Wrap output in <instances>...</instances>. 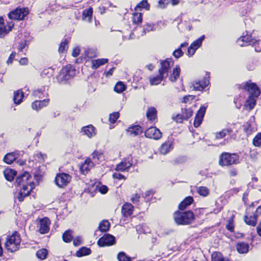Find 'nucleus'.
<instances>
[{
  "mask_svg": "<svg viewBox=\"0 0 261 261\" xmlns=\"http://www.w3.org/2000/svg\"><path fill=\"white\" fill-rule=\"evenodd\" d=\"M197 192L200 195L205 197L209 194V190L206 187H199L197 188Z\"/></svg>",
  "mask_w": 261,
  "mask_h": 261,
  "instance_id": "nucleus-48",
  "label": "nucleus"
},
{
  "mask_svg": "<svg viewBox=\"0 0 261 261\" xmlns=\"http://www.w3.org/2000/svg\"><path fill=\"white\" fill-rule=\"evenodd\" d=\"M63 240L66 243H69L73 240L72 231L70 230H66L63 234Z\"/></svg>",
  "mask_w": 261,
  "mask_h": 261,
  "instance_id": "nucleus-42",
  "label": "nucleus"
},
{
  "mask_svg": "<svg viewBox=\"0 0 261 261\" xmlns=\"http://www.w3.org/2000/svg\"><path fill=\"white\" fill-rule=\"evenodd\" d=\"M33 189V187L31 185L29 186L23 185V187L20 190L17 196V198L19 201L22 202L24 198L30 194Z\"/></svg>",
  "mask_w": 261,
  "mask_h": 261,
  "instance_id": "nucleus-15",
  "label": "nucleus"
},
{
  "mask_svg": "<svg viewBox=\"0 0 261 261\" xmlns=\"http://www.w3.org/2000/svg\"><path fill=\"white\" fill-rule=\"evenodd\" d=\"M71 176L67 173H61L56 176L55 182L59 187L66 186L70 181Z\"/></svg>",
  "mask_w": 261,
  "mask_h": 261,
  "instance_id": "nucleus-10",
  "label": "nucleus"
},
{
  "mask_svg": "<svg viewBox=\"0 0 261 261\" xmlns=\"http://www.w3.org/2000/svg\"><path fill=\"white\" fill-rule=\"evenodd\" d=\"M132 166V163L130 162L128 159H124L116 167V170L123 172L127 171Z\"/></svg>",
  "mask_w": 261,
  "mask_h": 261,
  "instance_id": "nucleus-16",
  "label": "nucleus"
},
{
  "mask_svg": "<svg viewBox=\"0 0 261 261\" xmlns=\"http://www.w3.org/2000/svg\"><path fill=\"white\" fill-rule=\"evenodd\" d=\"M92 159L96 164H99L104 160L103 154L98 151H95L92 154Z\"/></svg>",
  "mask_w": 261,
  "mask_h": 261,
  "instance_id": "nucleus-35",
  "label": "nucleus"
},
{
  "mask_svg": "<svg viewBox=\"0 0 261 261\" xmlns=\"http://www.w3.org/2000/svg\"><path fill=\"white\" fill-rule=\"evenodd\" d=\"M205 38L204 35L201 36L200 38H198L196 40H195L191 45L192 46L195 48H198L202 44V42Z\"/></svg>",
  "mask_w": 261,
  "mask_h": 261,
  "instance_id": "nucleus-49",
  "label": "nucleus"
},
{
  "mask_svg": "<svg viewBox=\"0 0 261 261\" xmlns=\"http://www.w3.org/2000/svg\"><path fill=\"white\" fill-rule=\"evenodd\" d=\"M206 109L205 107L201 106L198 111L194 122V126L195 127H198L201 124L206 111Z\"/></svg>",
  "mask_w": 261,
  "mask_h": 261,
  "instance_id": "nucleus-14",
  "label": "nucleus"
},
{
  "mask_svg": "<svg viewBox=\"0 0 261 261\" xmlns=\"http://www.w3.org/2000/svg\"><path fill=\"white\" fill-rule=\"evenodd\" d=\"M110 228V223L108 221L103 220L101 221L99 226V230L102 232L107 231Z\"/></svg>",
  "mask_w": 261,
  "mask_h": 261,
  "instance_id": "nucleus-45",
  "label": "nucleus"
},
{
  "mask_svg": "<svg viewBox=\"0 0 261 261\" xmlns=\"http://www.w3.org/2000/svg\"><path fill=\"white\" fill-rule=\"evenodd\" d=\"M133 21L134 23H141L142 21V14L141 13H134Z\"/></svg>",
  "mask_w": 261,
  "mask_h": 261,
  "instance_id": "nucleus-51",
  "label": "nucleus"
},
{
  "mask_svg": "<svg viewBox=\"0 0 261 261\" xmlns=\"http://www.w3.org/2000/svg\"><path fill=\"white\" fill-rule=\"evenodd\" d=\"M82 132L89 138H92L96 135L95 128L92 125H88L82 127Z\"/></svg>",
  "mask_w": 261,
  "mask_h": 261,
  "instance_id": "nucleus-22",
  "label": "nucleus"
},
{
  "mask_svg": "<svg viewBox=\"0 0 261 261\" xmlns=\"http://www.w3.org/2000/svg\"><path fill=\"white\" fill-rule=\"evenodd\" d=\"M90 253L91 250L90 248L83 247L76 252V255L77 257H82L83 256L89 255Z\"/></svg>",
  "mask_w": 261,
  "mask_h": 261,
  "instance_id": "nucleus-41",
  "label": "nucleus"
},
{
  "mask_svg": "<svg viewBox=\"0 0 261 261\" xmlns=\"http://www.w3.org/2000/svg\"><path fill=\"white\" fill-rule=\"evenodd\" d=\"M253 143L255 146H261V133H258L253 139Z\"/></svg>",
  "mask_w": 261,
  "mask_h": 261,
  "instance_id": "nucleus-53",
  "label": "nucleus"
},
{
  "mask_svg": "<svg viewBox=\"0 0 261 261\" xmlns=\"http://www.w3.org/2000/svg\"><path fill=\"white\" fill-rule=\"evenodd\" d=\"M20 243L21 238L19 233L14 231L11 236L7 237L5 247L8 251L14 252L19 249Z\"/></svg>",
  "mask_w": 261,
  "mask_h": 261,
  "instance_id": "nucleus-1",
  "label": "nucleus"
},
{
  "mask_svg": "<svg viewBox=\"0 0 261 261\" xmlns=\"http://www.w3.org/2000/svg\"><path fill=\"white\" fill-rule=\"evenodd\" d=\"M49 224L50 220L48 218L45 217L41 219L40 221L39 232L42 234L48 232L49 229Z\"/></svg>",
  "mask_w": 261,
  "mask_h": 261,
  "instance_id": "nucleus-19",
  "label": "nucleus"
},
{
  "mask_svg": "<svg viewBox=\"0 0 261 261\" xmlns=\"http://www.w3.org/2000/svg\"><path fill=\"white\" fill-rule=\"evenodd\" d=\"M28 13V8H17L10 12L8 14V17L10 19L21 20L24 18Z\"/></svg>",
  "mask_w": 261,
  "mask_h": 261,
  "instance_id": "nucleus-5",
  "label": "nucleus"
},
{
  "mask_svg": "<svg viewBox=\"0 0 261 261\" xmlns=\"http://www.w3.org/2000/svg\"><path fill=\"white\" fill-rule=\"evenodd\" d=\"M16 159V154L14 152L7 153L4 158V161L8 164H11Z\"/></svg>",
  "mask_w": 261,
  "mask_h": 261,
  "instance_id": "nucleus-40",
  "label": "nucleus"
},
{
  "mask_svg": "<svg viewBox=\"0 0 261 261\" xmlns=\"http://www.w3.org/2000/svg\"><path fill=\"white\" fill-rule=\"evenodd\" d=\"M27 46V42L26 40H24L22 41L18 47V49L19 51L21 52Z\"/></svg>",
  "mask_w": 261,
  "mask_h": 261,
  "instance_id": "nucleus-58",
  "label": "nucleus"
},
{
  "mask_svg": "<svg viewBox=\"0 0 261 261\" xmlns=\"http://www.w3.org/2000/svg\"><path fill=\"white\" fill-rule=\"evenodd\" d=\"M183 55L184 53L180 48H178L177 49H175L173 53V56L176 59H178L179 57L182 56Z\"/></svg>",
  "mask_w": 261,
  "mask_h": 261,
  "instance_id": "nucleus-54",
  "label": "nucleus"
},
{
  "mask_svg": "<svg viewBox=\"0 0 261 261\" xmlns=\"http://www.w3.org/2000/svg\"><path fill=\"white\" fill-rule=\"evenodd\" d=\"M93 166V163L91 161L90 159H87L85 160L84 163L81 166L80 169L81 171L84 174H85V173L88 172Z\"/></svg>",
  "mask_w": 261,
  "mask_h": 261,
  "instance_id": "nucleus-26",
  "label": "nucleus"
},
{
  "mask_svg": "<svg viewBox=\"0 0 261 261\" xmlns=\"http://www.w3.org/2000/svg\"><path fill=\"white\" fill-rule=\"evenodd\" d=\"M209 83V81L206 77L204 78L201 81H195L192 85L193 90L195 91H202Z\"/></svg>",
  "mask_w": 261,
  "mask_h": 261,
  "instance_id": "nucleus-17",
  "label": "nucleus"
},
{
  "mask_svg": "<svg viewBox=\"0 0 261 261\" xmlns=\"http://www.w3.org/2000/svg\"><path fill=\"white\" fill-rule=\"evenodd\" d=\"M239 163V156L236 153L223 152L219 156V164L221 166H229Z\"/></svg>",
  "mask_w": 261,
  "mask_h": 261,
  "instance_id": "nucleus-3",
  "label": "nucleus"
},
{
  "mask_svg": "<svg viewBox=\"0 0 261 261\" xmlns=\"http://www.w3.org/2000/svg\"><path fill=\"white\" fill-rule=\"evenodd\" d=\"M256 97L253 96H249L247 99L245 107L248 108L249 111L252 110L256 105Z\"/></svg>",
  "mask_w": 261,
  "mask_h": 261,
  "instance_id": "nucleus-29",
  "label": "nucleus"
},
{
  "mask_svg": "<svg viewBox=\"0 0 261 261\" xmlns=\"http://www.w3.org/2000/svg\"><path fill=\"white\" fill-rule=\"evenodd\" d=\"M119 117L118 112H114L109 116V121L111 123H114Z\"/></svg>",
  "mask_w": 261,
  "mask_h": 261,
  "instance_id": "nucleus-52",
  "label": "nucleus"
},
{
  "mask_svg": "<svg viewBox=\"0 0 261 261\" xmlns=\"http://www.w3.org/2000/svg\"><path fill=\"white\" fill-rule=\"evenodd\" d=\"M236 247L237 251L240 253H246L248 251L249 245L246 243L240 242L238 243Z\"/></svg>",
  "mask_w": 261,
  "mask_h": 261,
  "instance_id": "nucleus-30",
  "label": "nucleus"
},
{
  "mask_svg": "<svg viewBox=\"0 0 261 261\" xmlns=\"http://www.w3.org/2000/svg\"><path fill=\"white\" fill-rule=\"evenodd\" d=\"M212 261H229V260L224 258L220 252H215L212 254Z\"/></svg>",
  "mask_w": 261,
  "mask_h": 261,
  "instance_id": "nucleus-39",
  "label": "nucleus"
},
{
  "mask_svg": "<svg viewBox=\"0 0 261 261\" xmlns=\"http://www.w3.org/2000/svg\"><path fill=\"white\" fill-rule=\"evenodd\" d=\"M47 254L48 251L47 249H41L37 251L36 256L38 258L43 260L46 258Z\"/></svg>",
  "mask_w": 261,
  "mask_h": 261,
  "instance_id": "nucleus-44",
  "label": "nucleus"
},
{
  "mask_svg": "<svg viewBox=\"0 0 261 261\" xmlns=\"http://www.w3.org/2000/svg\"><path fill=\"white\" fill-rule=\"evenodd\" d=\"M4 174L6 179L11 181L13 180L16 175V171L12 169H6L4 171Z\"/></svg>",
  "mask_w": 261,
  "mask_h": 261,
  "instance_id": "nucleus-31",
  "label": "nucleus"
},
{
  "mask_svg": "<svg viewBox=\"0 0 261 261\" xmlns=\"http://www.w3.org/2000/svg\"><path fill=\"white\" fill-rule=\"evenodd\" d=\"M108 59L105 58L93 60L92 61V67L93 69H96L100 66H102L108 62Z\"/></svg>",
  "mask_w": 261,
  "mask_h": 261,
  "instance_id": "nucleus-28",
  "label": "nucleus"
},
{
  "mask_svg": "<svg viewBox=\"0 0 261 261\" xmlns=\"http://www.w3.org/2000/svg\"><path fill=\"white\" fill-rule=\"evenodd\" d=\"M144 8L147 10L149 9V5L148 4L147 0H143L140 2L135 7V10L137 11L139 9Z\"/></svg>",
  "mask_w": 261,
  "mask_h": 261,
  "instance_id": "nucleus-43",
  "label": "nucleus"
},
{
  "mask_svg": "<svg viewBox=\"0 0 261 261\" xmlns=\"http://www.w3.org/2000/svg\"><path fill=\"white\" fill-rule=\"evenodd\" d=\"M146 116L150 120L155 119L156 116V110L153 107H150L148 109L146 112Z\"/></svg>",
  "mask_w": 261,
  "mask_h": 261,
  "instance_id": "nucleus-37",
  "label": "nucleus"
},
{
  "mask_svg": "<svg viewBox=\"0 0 261 261\" xmlns=\"http://www.w3.org/2000/svg\"><path fill=\"white\" fill-rule=\"evenodd\" d=\"M174 219L177 225H188L194 219V215L191 211L185 212L177 211L174 214Z\"/></svg>",
  "mask_w": 261,
  "mask_h": 261,
  "instance_id": "nucleus-2",
  "label": "nucleus"
},
{
  "mask_svg": "<svg viewBox=\"0 0 261 261\" xmlns=\"http://www.w3.org/2000/svg\"><path fill=\"white\" fill-rule=\"evenodd\" d=\"M243 89L248 91L250 96L258 97L260 94V91L255 83L251 82L250 81L247 82L243 86Z\"/></svg>",
  "mask_w": 261,
  "mask_h": 261,
  "instance_id": "nucleus-6",
  "label": "nucleus"
},
{
  "mask_svg": "<svg viewBox=\"0 0 261 261\" xmlns=\"http://www.w3.org/2000/svg\"><path fill=\"white\" fill-rule=\"evenodd\" d=\"M164 78L165 77L160 73L156 76H150L149 78L150 84L151 85H158L161 83Z\"/></svg>",
  "mask_w": 261,
  "mask_h": 261,
  "instance_id": "nucleus-33",
  "label": "nucleus"
},
{
  "mask_svg": "<svg viewBox=\"0 0 261 261\" xmlns=\"http://www.w3.org/2000/svg\"><path fill=\"white\" fill-rule=\"evenodd\" d=\"M117 258L119 261H132L131 257L126 255L123 252H120L118 254Z\"/></svg>",
  "mask_w": 261,
  "mask_h": 261,
  "instance_id": "nucleus-50",
  "label": "nucleus"
},
{
  "mask_svg": "<svg viewBox=\"0 0 261 261\" xmlns=\"http://www.w3.org/2000/svg\"><path fill=\"white\" fill-rule=\"evenodd\" d=\"M140 197L138 194H135L131 198V201L134 204L137 203L139 202Z\"/></svg>",
  "mask_w": 261,
  "mask_h": 261,
  "instance_id": "nucleus-61",
  "label": "nucleus"
},
{
  "mask_svg": "<svg viewBox=\"0 0 261 261\" xmlns=\"http://www.w3.org/2000/svg\"><path fill=\"white\" fill-rule=\"evenodd\" d=\"M49 101V99H45L42 100H35L32 103V108L33 110L38 111L46 107L48 105Z\"/></svg>",
  "mask_w": 261,
  "mask_h": 261,
  "instance_id": "nucleus-20",
  "label": "nucleus"
},
{
  "mask_svg": "<svg viewBox=\"0 0 261 261\" xmlns=\"http://www.w3.org/2000/svg\"><path fill=\"white\" fill-rule=\"evenodd\" d=\"M180 73V68L179 65H177L173 68V71L169 76V80L172 82H176L179 78Z\"/></svg>",
  "mask_w": 261,
  "mask_h": 261,
  "instance_id": "nucleus-24",
  "label": "nucleus"
},
{
  "mask_svg": "<svg viewBox=\"0 0 261 261\" xmlns=\"http://www.w3.org/2000/svg\"><path fill=\"white\" fill-rule=\"evenodd\" d=\"M127 133L128 135L132 136H137L141 134L143 129L139 125H134L129 126L127 129Z\"/></svg>",
  "mask_w": 261,
  "mask_h": 261,
  "instance_id": "nucleus-21",
  "label": "nucleus"
},
{
  "mask_svg": "<svg viewBox=\"0 0 261 261\" xmlns=\"http://www.w3.org/2000/svg\"><path fill=\"white\" fill-rule=\"evenodd\" d=\"M80 53V49L79 47H75L74 48L72 52V55L74 57H77Z\"/></svg>",
  "mask_w": 261,
  "mask_h": 261,
  "instance_id": "nucleus-64",
  "label": "nucleus"
},
{
  "mask_svg": "<svg viewBox=\"0 0 261 261\" xmlns=\"http://www.w3.org/2000/svg\"><path fill=\"white\" fill-rule=\"evenodd\" d=\"M14 25V23L12 21L8 22L7 25H6L4 18L0 17V38H4L7 35L12 31Z\"/></svg>",
  "mask_w": 261,
  "mask_h": 261,
  "instance_id": "nucleus-7",
  "label": "nucleus"
},
{
  "mask_svg": "<svg viewBox=\"0 0 261 261\" xmlns=\"http://www.w3.org/2000/svg\"><path fill=\"white\" fill-rule=\"evenodd\" d=\"M126 86L122 82H118L114 87V90L117 93H121L125 91Z\"/></svg>",
  "mask_w": 261,
  "mask_h": 261,
  "instance_id": "nucleus-46",
  "label": "nucleus"
},
{
  "mask_svg": "<svg viewBox=\"0 0 261 261\" xmlns=\"http://www.w3.org/2000/svg\"><path fill=\"white\" fill-rule=\"evenodd\" d=\"M115 243V238L114 236L107 234L100 238L98 242V245L100 247H104L105 246H111Z\"/></svg>",
  "mask_w": 261,
  "mask_h": 261,
  "instance_id": "nucleus-12",
  "label": "nucleus"
},
{
  "mask_svg": "<svg viewBox=\"0 0 261 261\" xmlns=\"http://www.w3.org/2000/svg\"><path fill=\"white\" fill-rule=\"evenodd\" d=\"M196 49V48H195L192 46L190 45L188 49L187 55L189 57L192 56L195 54Z\"/></svg>",
  "mask_w": 261,
  "mask_h": 261,
  "instance_id": "nucleus-59",
  "label": "nucleus"
},
{
  "mask_svg": "<svg viewBox=\"0 0 261 261\" xmlns=\"http://www.w3.org/2000/svg\"><path fill=\"white\" fill-rule=\"evenodd\" d=\"M73 245L75 246H78L82 244V239L80 237H75L73 241Z\"/></svg>",
  "mask_w": 261,
  "mask_h": 261,
  "instance_id": "nucleus-57",
  "label": "nucleus"
},
{
  "mask_svg": "<svg viewBox=\"0 0 261 261\" xmlns=\"http://www.w3.org/2000/svg\"><path fill=\"white\" fill-rule=\"evenodd\" d=\"M134 206L130 203H124L121 208V213L123 216L125 217H130L133 213Z\"/></svg>",
  "mask_w": 261,
  "mask_h": 261,
  "instance_id": "nucleus-18",
  "label": "nucleus"
},
{
  "mask_svg": "<svg viewBox=\"0 0 261 261\" xmlns=\"http://www.w3.org/2000/svg\"><path fill=\"white\" fill-rule=\"evenodd\" d=\"M45 87H42L40 88L36 89L33 92V96L35 97L38 98L39 99H42L44 97L47 96V94L46 93V95L44 94V92L45 91Z\"/></svg>",
  "mask_w": 261,
  "mask_h": 261,
  "instance_id": "nucleus-25",
  "label": "nucleus"
},
{
  "mask_svg": "<svg viewBox=\"0 0 261 261\" xmlns=\"http://www.w3.org/2000/svg\"><path fill=\"white\" fill-rule=\"evenodd\" d=\"M174 62L171 59H167L162 61L160 63V67L159 69V73L165 77L168 76L169 70L173 66Z\"/></svg>",
  "mask_w": 261,
  "mask_h": 261,
  "instance_id": "nucleus-4",
  "label": "nucleus"
},
{
  "mask_svg": "<svg viewBox=\"0 0 261 261\" xmlns=\"http://www.w3.org/2000/svg\"><path fill=\"white\" fill-rule=\"evenodd\" d=\"M24 94L22 91L20 90H17L14 92L13 94V100L15 104H20L22 100Z\"/></svg>",
  "mask_w": 261,
  "mask_h": 261,
  "instance_id": "nucleus-27",
  "label": "nucleus"
},
{
  "mask_svg": "<svg viewBox=\"0 0 261 261\" xmlns=\"http://www.w3.org/2000/svg\"><path fill=\"white\" fill-rule=\"evenodd\" d=\"M162 135L161 131L155 127H150L145 132L146 137L154 140L160 139Z\"/></svg>",
  "mask_w": 261,
  "mask_h": 261,
  "instance_id": "nucleus-11",
  "label": "nucleus"
},
{
  "mask_svg": "<svg viewBox=\"0 0 261 261\" xmlns=\"http://www.w3.org/2000/svg\"><path fill=\"white\" fill-rule=\"evenodd\" d=\"M193 202V198L192 196L186 197L179 205V209L185 210L188 206L190 205Z\"/></svg>",
  "mask_w": 261,
  "mask_h": 261,
  "instance_id": "nucleus-32",
  "label": "nucleus"
},
{
  "mask_svg": "<svg viewBox=\"0 0 261 261\" xmlns=\"http://www.w3.org/2000/svg\"><path fill=\"white\" fill-rule=\"evenodd\" d=\"M244 221L245 223L249 225L252 226H255L257 222V218L256 216H253L248 217L247 216H245L244 218Z\"/></svg>",
  "mask_w": 261,
  "mask_h": 261,
  "instance_id": "nucleus-34",
  "label": "nucleus"
},
{
  "mask_svg": "<svg viewBox=\"0 0 261 261\" xmlns=\"http://www.w3.org/2000/svg\"><path fill=\"white\" fill-rule=\"evenodd\" d=\"M182 114L184 119L188 120L193 115V111L191 108H185L182 110Z\"/></svg>",
  "mask_w": 261,
  "mask_h": 261,
  "instance_id": "nucleus-47",
  "label": "nucleus"
},
{
  "mask_svg": "<svg viewBox=\"0 0 261 261\" xmlns=\"http://www.w3.org/2000/svg\"><path fill=\"white\" fill-rule=\"evenodd\" d=\"M232 132V129L228 126L226 128L223 129L220 132H216L215 134V139L219 140L224 138L227 135L230 134Z\"/></svg>",
  "mask_w": 261,
  "mask_h": 261,
  "instance_id": "nucleus-23",
  "label": "nucleus"
},
{
  "mask_svg": "<svg viewBox=\"0 0 261 261\" xmlns=\"http://www.w3.org/2000/svg\"><path fill=\"white\" fill-rule=\"evenodd\" d=\"M67 41L66 40H65L64 41H63L61 43L59 48V51L60 53H63L64 51L66 49V48L67 46Z\"/></svg>",
  "mask_w": 261,
  "mask_h": 261,
  "instance_id": "nucleus-56",
  "label": "nucleus"
},
{
  "mask_svg": "<svg viewBox=\"0 0 261 261\" xmlns=\"http://www.w3.org/2000/svg\"><path fill=\"white\" fill-rule=\"evenodd\" d=\"M171 144L169 142L163 143L160 147L159 151L162 154H166L170 151Z\"/></svg>",
  "mask_w": 261,
  "mask_h": 261,
  "instance_id": "nucleus-36",
  "label": "nucleus"
},
{
  "mask_svg": "<svg viewBox=\"0 0 261 261\" xmlns=\"http://www.w3.org/2000/svg\"><path fill=\"white\" fill-rule=\"evenodd\" d=\"M30 177L31 176L30 174L27 172H25L17 177L16 183L17 185H22V187H23V185L29 186L31 185L33 186V184L28 181Z\"/></svg>",
  "mask_w": 261,
  "mask_h": 261,
  "instance_id": "nucleus-13",
  "label": "nucleus"
},
{
  "mask_svg": "<svg viewBox=\"0 0 261 261\" xmlns=\"http://www.w3.org/2000/svg\"><path fill=\"white\" fill-rule=\"evenodd\" d=\"M108 191V188L106 186H101L99 188V191L100 193L106 194Z\"/></svg>",
  "mask_w": 261,
  "mask_h": 261,
  "instance_id": "nucleus-63",
  "label": "nucleus"
},
{
  "mask_svg": "<svg viewBox=\"0 0 261 261\" xmlns=\"http://www.w3.org/2000/svg\"><path fill=\"white\" fill-rule=\"evenodd\" d=\"M154 26L151 23H147L144 25L143 32L146 33V32H149L150 31H153Z\"/></svg>",
  "mask_w": 261,
  "mask_h": 261,
  "instance_id": "nucleus-55",
  "label": "nucleus"
},
{
  "mask_svg": "<svg viewBox=\"0 0 261 261\" xmlns=\"http://www.w3.org/2000/svg\"><path fill=\"white\" fill-rule=\"evenodd\" d=\"M237 43L241 46H255L256 44H258V40L253 38L251 35H243L237 40Z\"/></svg>",
  "mask_w": 261,
  "mask_h": 261,
  "instance_id": "nucleus-8",
  "label": "nucleus"
},
{
  "mask_svg": "<svg viewBox=\"0 0 261 261\" xmlns=\"http://www.w3.org/2000/svg\"><path fill=\"white\" fill-rule=\"evenodd\" d=\"M194 98V96L193 95H187L184 97L183 100L182 101V102L187 103L190 100H192Z\"/></svg>",
  "mask_w": 261,
  "mask_h": 261,
  "instance_id": "nucleus-62",
  "label": "nucleus"
},
{
  "mask_svg": "<svg viewBox=\"0 0 261 261\" xmlns=\"http://www.w3.org/2000/svg\"><path fill=\"white\" fill-rule=\"evenodd\" d=\"M75 71L70 65L63 67L60 71V74L61 78L65 81H67L73 77Z\"/></svg>",
  "mask_w": 261,
  "mask_h": 261,
  "instance_id": "nucleus-9",
  "label": "nucleus"
},
{
  "mask_svg": "<svg viewBox=\"0 0 261 261\" xmlns=\"http://www.w3.org/2000/svg\"><path fill=\"white\" fill-rule=\"evenodd\" d=\"M172 119L177 122H181L184 119L182 117V114L181 115L178 114L175 116H173Z\"/></svg>",
  "mask_w": 261,
  "mask_h": 261,
  "instance_id": "nucleus-60",
  "label": "nucleus"
},
{
  "mask_svg": "<svg viewBox=\"0 0 261 261\" xmlns=\"http://www.w3.org/2000/svg\"><path fill=\"white\" fill-rule=\"evenodd\" d=\"M92 12V8H89L88 9L84 10L83 12V19L89 22H91Z\"/></svg>",
  "mask_w": 261,
  "mask_h": 261,
  "instance_id": "nucleus-38",
  "label": "nucleus"
}]
</instances>
